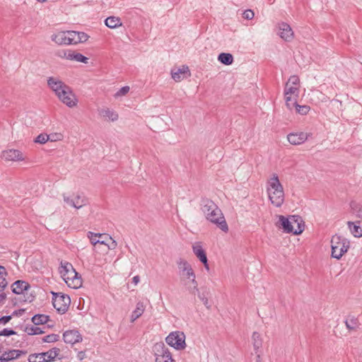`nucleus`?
I'll return each instance as SVG.
<instances>
[{
	"label": "nucleus",
	"instance_id": "obj_1",
	"mask_svg": "<svg viewBox=\"0 0 362 362\" xmlns=\"http://www.w3.org/2000/svg\"><path fill=\"white\" fill-rule=\"evenodd\" d=\"M47 85L62 103L69 107L76 106L78 103L76 96L71 88L60 79L55 77H49L47 79Z\"/></svg>",
	"mask_w": 362,
	"mask_h": 362
},
{
	"label": "nucleus",
	"instance_id": "obj_2",
	"mask_svg": "<svg viewBox=\"0 0 362 362\" xmlns=\"http://www.w3.org/2000/svg\"><path fill=\"white\" fill-rule=\"evenodd\" d=\"M202 206V210L209 221L216 225L223 232L228 230V224L221 210L213 201L203 199Z\"/></svg>",
	"mask_w": 362,
	"mask_h": 362
},
{
	"label": "nucleus",
	"instance_id": "obj_3",
	"mask_svg": "<svg viewBox=\"0 0 362 362\" xmlns=\"http://www.w3.org/2000/svg\"><path fill=\"white\" fill-rule=\"evenodd\" d=\"M267 193L272 204L281 207L284 202L285 194L284 187L276 174L268 179L267 182Z\"/></svg>",
	"mask_w": 362,
	"mask_h": 362
},
{
	"label": "nucleus",
	"instance_id": "obj_4",
	"mask_svg": "<svg viewBox=\"0 0 362 362\" xmlns=\"http://www.w3.org/2000/svg\"><path fill=\"white\" fill-rule=\"evenodd\" d=\"M278 217V226L283 229L284 232L293 233L294 235H299L303 233L304 224L300 216L293 215L286 218L282 215H279Z\"/></svg>",
	"mask_w": 362,
	"mask_h": 362
},
{
	"label": "nucleus",
	"instance_id": "obj_5",
	"mask_svg": "<svg viewBox=\"0 0 362 362\" xmlns=\"http://www.w3.org/2000/svg\"><path fill=\"white\" fill-rule=\"evenodd\" d=\"M61 276L66 282L67 286L72 288H78L82 286V279L78 273H77L69 262H61L59 268Z\"/></svg>",
	"mask_w": 362,
	"mask_h": 362
},
{
	"label": "nucleus",
	"instance_id": "obj_6",
	"mask_svg": "<svg viewBox=\"0 0 362 362\" xmlns=\"http://www.w3.org/2000/svg\"><path fill=\"white\" fill-rule=\"evenodd\" d=\"M178 269L181 275L185 278L189 279L193 285L192 288H189L191 293L195 294V291H198V284L196 281V275L192 268V266L185 259H180L177 262Z\"/></svg>",
	"mask_w": 362,
	"mask_h": 362
},
{
	"label": "nucleus",
	"instance_id": "obj_7",
	"mask_svg": "<svg viewBox=\"0 0 362 362\" xmlns=\"http://www.w3.org/2000/svg\"><path fill=\"white\" fill-rule=\"evenodd\" d=\"M332 257L339 259L349 248V242L339 235H334L331 240Z\"/></svg>",
	"mask_w": 362,
	"mask_h": 362
},
{
	"label": "nucleus",
	"instance_id": "obj_8",
	"mask_svg": "<svg viewBox=\"0 0 362 362\" xmlns=\"http://www.w3.org/2000/svg\"><path fill=\"white\" fill-rule=\"evenodd\" d=\"M166 343L176 350H183L186 347L185 334L182 332H170L165 338Z\"/></svg>",
	"mask_w": 362,
	"mask_h": 362
},
{
	"label": "nucleus",
	"instance_id": "obj_9",
	"mask_svg": "<svg viewBox=\"0 0 362 362\" xmlns=\"http://www.w3.org/2000/svg\"><path fill=\"white\" fill-rule=\"evenodd\" d=\"M52 293V304L54 308L61 313H64L69 308L71 299L69 296L62 293Z\"/></svg>",
	"mask_w": 362,
	"mask_h": 362
},
{
	"label": "nucleus",
	"instance_id": "obj_10",
	"mask_svg": "<svg viewBox=\"0 0 362 362\" xmlns=\"http://www.w3.org/2000/svg\"><path fill=\"white\" fill-rule=\"evenodd\" d=\"M299 88H300V79L296 76H291L287 83H286L284 88L285 96H294L298 98L299 95Z\"/></svg>",
	"mask_w": 362,
	"mask_h": 362
},
{
	"label": "nucleus",
	"instance_id": "obj_11",
	"mask_svg": "<svg viewBox=\"0 0 362 362\" xmlns=\"http://www.w3.org/2000/svg\"><path fill=\"white\" fill-rule=\"evenodd\" d=\"M51 40L56 44L62 45H73L72 43V30L70 31H59L51 36Z\"/></svg>",
	"mask_w": 362,
	"mask_h": 362
},
{
	"label": "nucleus",
	"instance_id": "obj_12",
	"mask_svg": "<svg viewBox=\"0 0 362 362\" xmlns=\"http://www.w3.org/2000/svg\"><path fill=\"white\" fill-rule=\"evenodd\" d=\"M64 202L69 206L76 209L81 208L86 205L88 202L86 198L80 194H76L71 197L64 195Z\"/></svg>",
	"mask_w": 362,
	"mask_h": 362
},
{
	"label": "nucleus",
	"instance_id": "obj_13",
	"mask_svg": "<svg viewBox=\"0 0 362 362\" xmlns=\"http://www.w3.org/2000/svg\"><path fill=\"white\" fill-rule=\"evenodd\" d=\"M63 339L65 343L74 345L82 341V335L77 329H69L64 332Z\"/></svg>",
	"mask_w": 362,
	"mask_h": 362
},
{
	"label": "nucleus",
	"instance_id": "obj_14",
	"mask_svg": "<svg viewBox=\"0 0 362 362\" xmlns=\"http://www.w3.org/2000/svg\"><path fill=\"white\" fill-rule=\"evenodd\" d=\"M278 35L285 41H291L293 38L294 33L291 27L286 23H280L278 25Z\"/></svg>",
	"mask_w": 362,
	"mask_h": 362
},
{
	"label": "nucleus",
	"instance_id": "obj_15",
	"mask_svg": "<svg viewBox=\"0 0 362 362\" xmlns=\"http://www.w3.org/2000/svg\"><path fill=\"white\" fill-rule=\"evenodd\" d=\"M1 157L8 161H21L25 160V156L22 152L16 149L5 150L1 153Z\"/></svg>",
	"mask_w": 362,
	"mask_h": 362
},
{
	"label": "nucleus",
	"instance_id": "obj_16",
	"mask_svg": "<svg viewBox=\"0 0 362 362\" xmlns=\"http://www.w3.org/2000/svg\"><path fill=\"white\" fill-rule=\"evenodd\" d=\"M189 76L190 71L187 66H182L180 68H175L171 70V76L176 82H180Z\"/></svg>",
	"mask_w": 362,
	"mask_h": 362
},
{
	"label": "nucleus",
	"instance_id": "obj_17",
	"mask_svg": "<svg viewBox=\"0 0 362 362\" xmlns=\"http://www.w3.org/2000/svg\"><path fill=\"white\" fill-rule=\"evenodd\" d=\"M156 348L161 349V353L156 354V362H173L171 353L163 343L156 344Z\"/></svg>",
	"mask_w": 362,
	"mask_h": 362
},
{
	"label": "nucleus",
	"instance_id": "obj_18",
	"mask_svg": "<svg viewBox=\"0 0 362 362\" xmlns=\"http://www.w3.org/2000/svg\"><path fill=\"white\" fill-rule=\"evenodd\" d=\"M194 254L204 264V267L209 270L207 257L200 243H195L192 246Z\"/></svg>",
	"mask_w": 362,
	"mask_h": 362
},
{
	"label": "nucleus",
	"instance_id": "obj_19",
	"mask_svg": "<svg viewBox=\"0 0 362 362\" xmlns=\"http://www.w3.org/2000/svg\"><path fill=\"white\" fill-rule=\"evenodd\" d=\"M308 133L300 132L288 134L287 139L291 144L300 145L308 139Z\"/></svg>",
	"mask_w": 362,
	"mask_h": 362
},
{
	"label": "nucleus",
	"instance_id": "obj_20",
	"mask_svg": "<svg viewBox=\"0 0 362 362\" xmlns=\"http://www.w3.org/2000/svg\"><path fill=\"white\" fill-rule=\"evenodd\" d=\"M22 354H23L22 351L16 349L4 351L0 355V361L8 362L9 361L18 358Z\"/></svg>",
	"mask_w": 362,
	"mask_h": 362
},
{
	"label": "nucleus",
	"instance_id": "obj_21",
	"mask_svg": "<svg viewBox=\"0 0 362 362\" xmlns=\"http://www.w3.org/2000/svg\"><path fill=\"white\" fill-rule=\"evenodd\" d=\"M30 288L28 283L24 281L18 280L12 285V291L16 294H21Z\"/></svg>",
	"mask_w": 362,
	"mask_h": 362
},
{
	"label": "nucleus",
	"instance_id": "obj_22",
	"mask_svg": "<svg viewBox=\"0 0 362 362\" xmlns=\"http://www.w3.org/2000/svg\"><path fill=\"white\" fill-rule=\"evenodd\" d=\"M99 112L101 117L112 122L117 121L119 118L118 114L109 108L101 109Z\"/></svg>",
	"mask_w": 362,
	"mask_h": 362
},
{
	"label": "nucleus",
	"instance_id": "obj_23",
	"mask_svg": "<svg viewBox=\"0 0 362 362\" xmlns=\"http://www.w3.org/2000/svg\"><path fill=\"white\" fill-rule=\"evenodd\" d=\"M145 310V306L144 303L138 302L136 305L135 310L132 312L130 320L132 322H134L136 320H137L140 316L142 315Z\"/></svg>",
	"mask_w": 362,
	"mask_h": 362
},
{
	"label": "nucleus",
	"instance_id": "obj_24",
	"mask_svg": "<svg viewBox=\"0 0 362 362\" xmlns=\"http://www.w3.org/2000/svg\"><path fill=\"white\" fill-rule=\"evenodd\" d=\"M88 35L83 32L72 31V43L73 45L83 42L88 40Z\"/></svg>",
	"mask_w": 362,
	"mask_h": 362
},
{
	"label": "nucleus",
	"instance_id": "obj_25",
	"mask_svg": "<svg viewBox=\"0 0 362 362\" xmlns=\"http://www.w3.org/2000/svg\"><path fill=\"white\" fill-rule=\"evenodd\" d=\"M105 25L110 28H116L122 26V23L121 19L115 16H110L105 21Z\"/></svg>",
	"mask_w": 362,
	"mask_h": 362
},
{
	"label": "nucleus",
	"instance_id": "obj_26",
	"mask_svg": "<svg viewBox=\"0 0 362 362\" xmlns=\"http://www.w3.org/2000/svg\"><path fill=\"white\" fill-rule=\"evenodd\" d=\"M252 341L254 350L255 353L257 354L258 352H259V349H261L262 345V339L260 334L258 332H253L252 336Z\"/></svg>",
	"mask_w": 362,
	"mask_h": 362
},
{
	"label": "nucleus",
	"instance_id": "obj_27",
	"mask_svg": "<svg viewBox=\"0 0 362 362\" xmlns=\"http://www.w3.org/2000/svg\"><path fill=\"white\" fill-rule=\"evenodd\" d=\"M59 349L53 348L47 352L41 353L40 357H44L46 359V362H50L59 355Z\"/></svg>",
	"mask_w": 362,
	"mask_h": 362
},
{
	"label": "nucleus",
	"instance_id": "obj_28",
	"mask_svg": "<svg viewBox=\"0 0 362 362\" xmlns=\"http://www.w3.org/2000/svg\"><path fill=\"white\" fill-rule=\"evenodd\" d=\"M348 226L351 233L355 237L360 238L362 236V228L354 222H348Z\"/></svg>",
	"mask_w": 362,
	"mask_h": 362
},
{
	"label": "nucleus",
	"instance_id": "obj_29",
	"mask_svg": "<svg viewBox=\"0 0 362 362\" xmlns=\"http://www.w3.org/2000/svg\"><path fill=\"white\" fill-rule=\"evenodd\" d=\"M218 59L225 65H230L233 62V57L230 53H221L218 57Z\"/></svg>",
	"mask_w": 362,
	"mask_h": 362
},
{
	"label": "nucleus",
	"instance_id": "obj_30",
	"mask_svg": "<svg viewBox=\"0 0 362 362\" xmlns=\"http://www.w3.org/2000/svg\"><path fill=\"white\" fill-rule=\"evenodd\" d=\"M48 320L49 316L46 315H35L32 317V322L35 325L45 324Z\"/></svg>",
	"mask_w": 362,
	"mask_h": 362
},
{
	"label": "nucleus",
	"instance_id": "obj_31",
	"mask_svg": "<svg viewBox=\"0 0 362 362\" xmlns=\"http://www.w3.org/2000/svg\"><path fill=\"white\" fill-rule=\"evenodd\" d=\"M71 57L70 58V60H71V61H76V62H82L84 64H87L88 62V58L83 56L81 53L76 52L74 51H71Z\"/></svg>",
	"mask_w": 362,
	"mask_h": 362
},
{
	"label": "nucleus",
	"instance_id": "obj_32",
	"mask_svg": "<svg viewBox=\"0 0 362 362\" xmlns=\"http://www.w3.org/2000/svg\"><path fill=\"white\" fill-rule=\"evenodd\" d=\"M352 212L359 218L362 219V205L358 204L355 202L351 204Z\"/></svg>",
	"mask_w": 362,
	"mask_h": 362
},
{
	"label": "nucleus",
	"instance_id": "obj_33",
	"mask_svg": "<svg viewBox=\"0 0 362 362\" xmlns=\"http://www.w3.org/2000/svg\"><path fill=\"white\" fill-rule=\"evenodd\" d=\"M297 98L294 96H285L286 105L289 110H292L293 107L296 108L298 105Z\"/></svg>",
	"mask_w": 362,
	"mask_h": 362
},
{
	"label": "nucleus",
	"instance_id": "obj_34",
	"mask_svg": "<svg viewBox=\"0 0 362 362\" xmlns=\"http://www.w3.org/2000/svg\"><path fill=\"white\" fill-rule=\"evenodd\" d=\"M345 324L347 329H349V330H354L356 329V327H358V320L356 318L352 317L346 320Z\"/></svg>",
	"mask_w": 362,
	"mask_h": 362
},
{
	"label": "nucleus",
	"instance_id": "obj_35",
	"mask_svg": "<svg viewBox=\"0 0 362 362\" xmlns=\"http://www.w3.org/2000/svg\"><path fill=\"white\" fill-rule=\"evenodd\" d=\"M25 332L30 335L40 334L43 332L40 327L35 325L27 326Z\"/></svg>",
	"mask_w": 362,
	"mask_h": 362
},
{
	"label": "nucleus",
	"instance_id": "obj_36",
	"mask_svg": "<svg viewBox=\"0 0 362 362\" xmlns=\"http://www.w3.org/2000/svg\"><path fill=\"white\" fill-rule=\"evenodd\" d=\"M59 339V335L56 334H51L45 336L42 340L44 342L52 343V342L57 341Z\"/></svg>",
	"mask_w": 362,
	"mask_h": 362
},
{
	"label": "nucleus",
	"instance_id": "obj_37",
	"mask_svg": "<svg viewBox=\"0 0 362 362\" xmlns=\"http://www.w3.org/2000/svg\"><path fill=\"white\" fill-rule=\"evenodd\" d=\"M71 50L69 49H61L57 52L56 54L57 57L62 58V59H69L71 57Z\"/></svg>",
	"mask_w": 362,
	"mask_h": 362
},
{
	"label": "nucleus",
	"instance_id": "obj_38",
	"mask_svg": "<svg viewBox=\"0 0 362 362\" xmlns=\"http://www.w3.org/2000/svg\"><path fill=\"white\" fill-rule=\"evenodd\" d=\"M100 235V233H94L92 232H88V237L90 239V243L93 245H95L96 244L98 243Z\"/></svg>",
	"mask_w": 362,
	"mask_h": 362
},
{
	"label": "nucleus",
	"instance_id": "obj_39",
	"mask_svg": "<svg viewBox=\"0 0 362 362\" xmlns=\"http://www.w3.org/2000/svg\"><path fill=\"white\" fill-rule=\"evenodd\" d=\"M49 135L46 134H39L35 139V143H39L41 144H45L49 141Z\"/></svg>",
	"mask_w": 362,
	"mask_h": 362
},
{
	"label": "nucleus",
	"instance_id": "obj_40",
	"mask_svg": "<svg viewBox=\"0 0 362 362\" xmlns=\"http://www.w3.org/2000/svg\"><path fill=\"white\" fill-rule=\"evenodd\" d=\"M41 353L37 354L30 355L29 356V362H46V359L44 357L41 356Z\"/></svg>",
	"mask_w": 362,
	"mask_h": 362
},
{
	"label": "nucleus",
	"instance_id": "obj_41",
	"mask_svg": "<svg viewBox=\"0 0 362 362\" xmlns=\"http://www.w3.org/2000/svg\"><path fill=\"white\" fill-rule=\"evenodd\" d=\"M296 112L300 115H306L310 110V107L308 105H297V106L296 107Z\"/></svg>",
	"mask_w": 362,
	"mask_h": 362
},
{
	"label": "nucleus",
	"instance_id": "obj_42",
	"mask_svg": "<svg viewBox=\"0 0 362 362\" xmlns=\"http://www.w3.org/2000/svg\"><path fill=\"white\" fill-rule=\"evenodd\" d=\"M196 292H198V297L203 302L204 305L207 308H209L211 307V305L209 302V300L206 297V296L203 293H200L198 291H195V293Z\"/></svg>",
	"mask_w": 362,
	"mask_h": 362
},
{
	"label": "nucleus",
	"instance_id": "obj_43",
	"mask_svg": "<svg viewBox=\"0 0 362 362\" xmlns=\"http://www.w3.org/2000/svg\"><path fill=\"white\" fill-rule=\"evenodd\" d=\"M130 90V88L129 86H124L122 88H121L116 93H115V97L116 98H118V97H120V96H123V95H125L126 94H127L129 93Z\"/></svg>",
	"mask_w": 362,
	"mask_h": 362
},
{
	"label": "nucleus",
	"instance_id": "obj_44",
	"mask_svg": "<svg viewBox=\"0 0 362 362\" xmlns=\"http://www.w3.org/2000/svg\"><path fill=\"white\" fill-rule=\"evenodd\" d=\"M111 240V237L107 234H100L98 243L106 245L107 241Z\"/></svg>",
	"mask_w": 362,
	"mask_h": 362
},
{
	"label": "nucleus",
	"instance_id": "obj_45",
	"mask_svg": "<svg viewBox=\"0 0 362 362\" xmlns=\"http://www.w3.org/2000/svg\"><path fill=\"white\" fill-rule=\"evenodd\" d=\"M254 16H255V13L250 9L245 11L243 13V17L247 20H252L254 18Z\"/></svg>",
	"mask_w": 362,
	"mask_h": 362
},
{
	"label": "nucleus",
	"instance_id": "obj_46",
	"mask_svg": "<svg viewBox=\"0 0 362 362\" xmlns=\"http://www.w3.org/2000/svg\"><path fill=\"white\" fill-rule=\"evenodd\" d=\"M6 276H0V292L3 291L7 286V281L6 279Z\"/></svg>",
	"mask_w": 362,
	"mask_h": 362
},
{
	"label": "nucleus",
	"instance_id": "obj_47",
	"mask_svg": "<svg viewBox=\"0 0 362 362\" xmlns=\"http://www.w3.org/2000/svg\"><path fill=\"white\" fill-rule=\"evenodd\" d=\"M16 332L11 329L5 328L0 332V336H11L15 334Z\"/></svg>",
	"mask_w": 362,
	"mask_h": 362
},
{
	"label": "nucleus",
	"instance_id": "obj_48",
	"mask_svg": "<svg viewBox=\"0 0 362 362\" xmlns=\"http://www.w3.org/2000/svg\"><path fill=\"white\" fill-rule=\"evenodd\" d=\"M49 141H60L62 139V135L61 134H53L49 135Z\"/></svg>",
	"mask_w": 362,
	"mask_h": 362
},
{
	"label": "nucleus",
	"instance_id": "obj_49",
	"mask_svg": "<svg viewBox=\"0 0 362 362\" xmlns=\"http://www.w3.org/2000/svg\"><path fill=\"white\" fill-rule=\"evenodd\" d=\"M117 245V243L115 240H114L112 238L111 240H109L106 244V246L109 250H115Z\"/></svg>",
	"mask_w": 362,
	"mask_h": 362
},
{
	"label": "nucleus",
	"instance_id": "obj_50",
	"mask_svg": "<svg viewBox=\"0 0 362 362\" xmlns=\"http://www.w3.org/2000/svg\"><path fill=\"white\" fill-rule=\"evenodd\" d=\"M11 317L10 315L4 316L2 317H0V324L6 325L11 320Z\"/></svg>",
	"mask_w": 362,
	"mask_h": 362
},
{
	"label": "nucleus",
	"instance_id": "obj_51",
	"mask_svg": "<svg viewBox=\"0 0 362 362\" xmlns=\"http://www.w3.org/2000/svg\"><path fill=\"white\" fill-rule=\"evenodd\" d=\"M86 358V353L84 351H79L77 354V358L82 361Z\"/></svg>",
	"mask_w": 362,
	"mask_h": 362
},
{
	"label": "nucleus",
	"instance_id": "obj_52",
	"mask_svg": "<svg viewBox=\"0 0 362 362\" xmlns=\"http://www.w3.org/2000/svg\"><path fill=\"white\" fill-rule=\"evenodd\" d=\"M6 275H7V272L6 271L5 267L3 266H0V276H6Z\"/></svg>",
	"mask_w": 362,
	"mask_h": 362
},
{
	"label": "nucleus",
	"instance_id": "obj_53",
	"mask_svg": "<svg viewBox=\"0 0 362 362\" xmlns=\"http://www.w3.org/2000/svg\"><path fill=\"white\" fill-rule=\"evenodd\" d=\"M140 281V277L136 275L132 278V282L136 285Z\"/></svg>",
	"mask_w": 362,
	"mask_h": 362
},
{
	"label": "nucleus",
	"instance_id": "obj_54",
	"mask_svg": "<svg viewBox=\"0 0 362 362\" xmlns=\"http://www.w3.org/2000/svg\"><path fill=\"white\" fill-rule=\"evenodd\" d=\"M256 354H257L256 362H262V359H261V356H260L259 353L258 352Z\"/></svg>",
	"mask_w": 362,
	"mask_h": 362
},
{
	"label": "nucleus",
	"instance_id": "obj_55",
	"mask_svg": "<svg viewBox=\"0 0 362 362\" xmlns=\"http://www.w3.org/2000/svg\"><path fill=\"white\" fill-rule=\"evenodd\" d=\"M0 298H2V299H4L6 298V296H5V295H1Z\"/></svg>",
	"mask_w": 362,
	"mask_h": 362
},
{
	"label": "nucleus",
	"instance_id": "obj_56",
	"mask_svg": "<svg viewBox=\"0 0 362 362\" xmlns=\"http://www.w3.org/2000/svg\"><path fill=\"white\" fill-rule=\"evenodd\" d=\"M39 2H45L47 0H37Z\"/></svg>",
	"mask_w": 362,
	"mask_h": 362
}]
</instances>
